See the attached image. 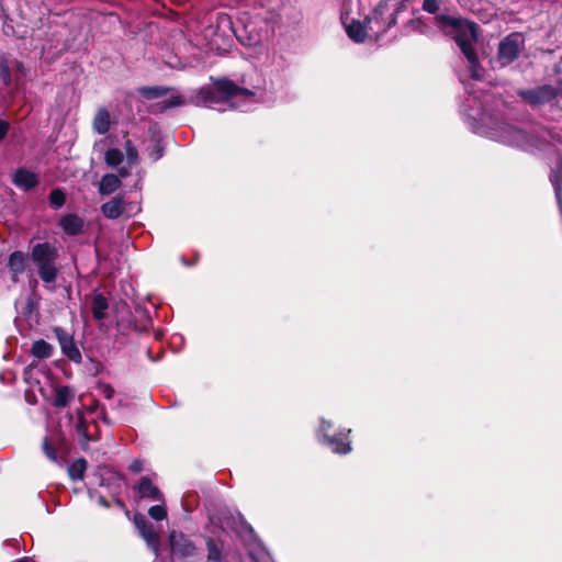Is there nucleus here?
I'll return each mask as SVG.
<instances>
[{
	"label": "nucleus",
	"instance_id": "1",
	"mask_svg": "<svg viewBox=\"0 0 562 562\" xmlns=\"http://www.w3.org/2000/svg\"><path fill=\"white\" fill-rule=\"evenodd\" d=\"M460 80L468 93L462 104V112L473 133L524 150L540 149L542 142L561 143V138L549 130H543L540 137H536L516 125L488 115L481 95L476 94V90L471 85L465 83L463 78H460Z\"/></svg>",
	"mask_w": 562,
	"mask_h": 562
},
{
	"label": "nucleus",
	"instance_id": "2",
	"mask_svg": "<svg viewBox=\"0 0 562 562\" xmlns=\"http://www.w3.org/2000/svg\"><path fill=\"white\" fill-rule=\"evenodd\" d=\"M241 83L245 87H239L227 78L217 79L214 82L215 87L206 86L193 91L189 102L218 112L237 109L238 105L234 100L238 97L256 95L257 91L262 88L263 79L256 69H251L243 77Z\"/></svg>",
	"mask_w": 562,
	"mask_h": 562
},
{
	"label": "nucleus",
	"instance_id": "3",
	"mask_svg": "<svg viewBox=\"0 0 562 562\" xmlns=\"http://www.w3.org/2000/svg\"><path fill=\"white\" fill-rule=\"evenodd\" d=\"M438 26L443 31L453 34V38L467 58L468 72L471 79L479 81L483 79L484 69L481 67L475 52L477 42V25L462 19L440 14L435 18Z\"/></svg>",
	"mask_w": 562,
	"mask_h": 562
},
{
	"label": "nucleus",
	"instance_id": "4",
	"mask_svg": "<svg viewBox=\"0 0 562 562\" xmlns=\"http://www.w3.org/2000/svg\"><path fill=\"white\" fill-rule=\"evenodd\" d=\"M58 257L59 249L56 241H41L31 247L30 259L36 268L38 278L45 284H52L57 280Z\"/></svg>",
	"mask_w": 562,
	"mask_h": 562
},
{
	"label": "nucleus",
	"instance_id": "5",
	"mask_svg": "<svg viewBox=\"0 0 562 562\" xmlns=\"http://www.w3.org/2000/svg\"><path fill=\"white\" fill-rule=\"evenodd\" d=\"M333 423L321 418L319 427L316 431L317 440L331 452L337 454H348L351 452V442L349 440L350 429H340L337 432H331Z\"/></svg>",
	"mask_w": 562,
	"mask_h": 562
},
{
	"label": "nucleus",
	"instance_id": "6",
	"mask_svg": "<svg viewBox=\"0 0 562 562\" xmlns=\"http://www.w3.org/2000/svg\"><path fill=\"white\" fill-rule=\"evenodd\" d=\"M560 90L551 85L537 86L529 89L517 90V95L532 109L551 104L559 95Z\"/></svg>",
	"mask_w": 562,
	"mask_h": 562
},
{
	"label": "nucleus",
	"instance_id": "7",
	"mask_svg": "<svg viewBox=\"0 0 562 562\" xmlns=\"http://www.w3.org/2000/svg\"><path fill=\"white\" fill-rule=\"evenodd\" d=\"M525 47V38L521 33L514 32L505 36L498 45V61L507 66L515 61Z\"/></svg>",
	"mask_w": 562,
	"mask_h": 562
},
{
	"label": "nucleus",
	"instance_id": "8",
	"mask_svg": "<svg viewBox=\"0 0 562 562\" xmlns=\"http://www.w3.org/2000/svg\"><path fill=\"white\" fill-rule=\"evenodd\" d=\"M387 11V4L384 2H380L371 13V15L367 16V24L369 31L372 34L381 35L390 30L396 23V14L395 12L390 13L385 16Z\"/></svg>",
	"mask_w": 562,
	"mask_h": 562
},
{
	"label": "nucleus",
	"instance_id": "9",
	"mask_svg": "<svg viewBox=\"0 0 562 562\" xmlns=\"http://www.w3.org/2000/svg\"><path fill=\"white\" fill-rule=\"evenodd\" d=\"M171 554L175 558L184 560L193 558L196 554V547L194 543L182 532L171 531L169 536Z\"/></svg>",
	"mask_w": 562,
	"mask_h": 562
},
{
	"label": "nucleus",
	"instance_id": "10",
	"mask_svg": "<svg viewBox=\"0 0 562 562\" xmlns=\"http://www.w3.org/2000/svg\"><path fill=\"white\" fill-rule=\"evenodd\" d=\"M206 559L205 562H225L229 552V546L222 536H206Z\"/></svg>",
	"mask_w": 562,
	"mask_h": 562
},
{
	"label": "nucleus",
	"instance_id": "11",
	"mask_svg": "<svg viewBox=\"0 0 562 562\" xmlns=\"http://www.w3.org/2000/svg\"><path fill=\"white\" fill-rule=\"evenodd\" d=\"M53 331L58 340L63 355L70 361L80 363L82 359L81 352L75 344L72 334L61 327H55Z\"/></svg>",
	"mask_w": 562,
	"mask_h": 562
},
{
	"label": "nucleus",
	"instance_id": "12",
	"mask_svg": "<svg viewBox=\"0 0 562 562\" xmlns=\"http://www.w3.org/2000/svg\"><path fill=\"white\" fill-rule=\"evenodd\" d=\"M134 522L139 531V535L146 541L148 548H150L155 554L158 555L159 538L157 532L154 530L153 524L149 522L146 517L140 514L135 515Z\"/></svg>",
	"mask_w": 562,
	"mask_h": 562
},
{
	"label": "nucleus",
	"instance_id": "13",
	"mask_svg": "<svg viewBox=\"0 0 562 562\" xmlns=\"http://www.w3.org/2000/svg\"><path fill=\"white\" fill-rule=\"evenodd\" d=\"M342 24L345 26L347 35L356 43H362L368 36L369 27L367 24V19L364 22H360L357 20L347 21V18L341 16Z\"/></svg>",
	"mask_w": 562,
	"mask_h": 562
},
{
	"label": "nucleus",
	"instance_id": "14",
	"mask_svg": "<svg viewBox=\"0 0 562 562\" xmlns=\"http://www.w3.org/2000/svg\"><path fill=\"white\" fill-rule=\"evenodd\" d=\"M58 226L68 236H77L85 231V220L77 214H66L59 218Z\"/></svg>",
	"mask_w": 562,
	"mask_h": 562
},
{
	"label": "nucleus",
	"instance_id": "15",
	"mask_svg": "<svg viewBox=\"0 0 562 562\" xmlns=\"http://www.w3.org/2000/svg\"><path fill=\"white\" fill-rule=\"evenodd\" d=\"M12 181L15 187L25 191L33 189L38 183L36 175L24 168H19L15 170Z\"/></svg>",
	"mask_w": 562,
	"mask_h": 562
},
{
	"label": "nucleus",
	"instance_id": "16",
	"mask_svg": "<svg viewBox=\"0 0 562 562\" xmlns=\"http://www.w3.org/2000/svg\"><path fill=\"white\" fill-rule=\"evenodd\" d=\"M25 267V255L22 251L15 250L10 254L8 259V269L13 282H18L19 277L24 272Z\"/></svg>",
	"mask_w": 562,
	"mask_h": 562
},
{
	"label": "nucleus",
	"instance_id": "17",
	"mask_svg": "<svg viewBox=\"0 0 562 562\" xmlns=\"http://www.w3.org/2000/svg\"><path fill=\"white\" fill-rule=\"evenodd\" d=\"M137 493L143 498L151 501H162V494L157 486H155L149 477H142L137 485Z\"/></svg>",
	"mask_w": 562,
	"mask_h": 562
},
{
	"label": "nucleus",
	"instance_id": "18",
	"mask_svg": "<svg viewBox=\"0 0 562 562\" xmlns=\"http://www.w3.org/2000/svg\"><path fill=\"white\" fill-rule=\"evenodd\" d=\"M124 200L122 196H115L109 202L102 204L101 211L106 218L116 220L123 212Z\"/></svg>",
	"mask_w": 562,
	"mask_h": 562
},
{
	"label": "nucleus",
	"instance_id": "19",
	"mask_svg": "<svg viewBox=\"0 0 562 562\" xmlns=\"http://www.w3.org/2000/svg\"><path fill=\"white\" fill-rule=\"evenodd\" d=\"M111 125V116L106 109H99L92 122L93 130L98 134H105L109 132Z\"/></svg>",
	"mask_w": 562,
	"mask_h": 562
},
{
	"label": "nucleus",
	"instance_id": "20",
	"mask_svg": "<svg viewBox=\"0 0 562 562\" xmlns=\"http://www.w3.org/2000/svg\"><path fill=\"white\" fill-rule=\"evenodd\" d=\"M121 186V179L114 173L104 175L99 182V192L109 195L115 192Z\"/></svg>",
	"mask_w": 562,
	"mask_h": 562
},
{
	"label": "nucleus",
	"instance_id": "21",
	"mask_svg": "<svg viewBox=\"0 0 562 562\" xmlns=\"http://www.w3.org/2000/svg\"><path fill=\"white\" fill-rule=\"evenodd\" d=\"M109 308L106 297L102 293H94L91 304V312L97 321H103Z\"/></svg>",
	"mask_w": 562,
	"mask_h": 562
},
{
	"label": "nucleus",
	"instance_id": "22",
	"mask_svg": "<svg viewBox=\"0 0 562 562\" xmlns=\"http://www.w3.org/2000/svg\"><path fill=\"white\" fill-rule=\"evenodd\" d=\"M75 397V392L71 387L67 385H63L56 389V394L54 398V406L56 407H66L69 405L71 400Z\"/></svg>",
	"mask_w": 562,
	"mask_h": 562
},
{
	"label": "nucleus",
	"instance_id": "23",
	"mask_svg": "<svg viewBox=\"0 0 562 562\" xmlns=\"http://www.w3.org/2000/svg\"><path fill=\"white\" fill-rule=\"evenodd\" d=\"M53 346L44 339H38L33 342L31 353L38 359H47L53 355Z\"/></svg>",
	"mask_w": 562,
	"mask_h": 562
},
{
	"label": "nucleus",
	"instance_id": "24",
	"mask_svg": "<svg viewBox=\"0 0 562 562\" xmlns=\"http://www.w3.org/2000/svg\"><path fill=\"white\" fill-rule=\"evenodd\" d=\"M171 88L162 87V86H155V87H142L138 89L139 94L147 99V100H154L161 98L166 95L169 91H171Z\"/></svg>",
	"mask_w": 562,
	"mask_h": 562
},
{
	"label": "nucleus",
	"instance_id": "25",
	"mask_svg": "<svg viewBox=\"0 0 562 562\" xmlns=\"http://www.w3.org/2000/svg\"><path fill=\"white\" fill-rule=\"evenodd\" d=\"M87 469V461L85 459H77L68 465V474L72 481H79L83 479V474Z\"/></svg>",
	"mask_w": 562,
	"mask_h": 562
},
{
	"label": "nucleus",
	"instance_id": "26",
	"mask_svg": "<svg viewBox=\"0 0 562 562\" xmlns=\"http://www.w3.org/2000/svg\"><path fill=\"white\" fill-rule=\"evenodd\" d=\"M249 562H274L266 548L257 546L248 551Z\"/></svg>",
	"mask_w": 562,
	"mask_h": 562
},
{
	"label": "nucleus",
	"instance_id": "27",
	"mask_svg": "<svg viewBox=\"0 0 562 562\" xmlns=\"http://www.w3.org/2000/svg\"><path fill=\"white\" fill-rule=\"evenodd\" d=\"M0 80L5 87L10 86L12 82L10 63L4 55H0Z\"/></svg>",
	"mask_w": 562,
	"mask_h": 562
},
{
	"label": "nucleus",
	"instance_id": "28",
	"mask_svg": "<svg viewBox=\"0 0 562 562\" xmlns=\"http://www.w3.org/2000/svg\"><path fill=\"white\" fill-rule=\"evenodd\" d=\"M104 160L108 166L116 167L123 161V153L117 148H110L105 151Z\"/></svg>",
	"mask_w": 562,
	"mask_h": 562
},
{
	"label": "nucleus",
	"instance_id": "29",
	"mask_svg": "<svg viewBox=\"0 0 562 562\" xmlns=\"http://www.w3.org/2000/svg\"><path fill=\"white\" fill-rule=\"evenodd\" d=\"M125 154H126V162L131 167L136 164L138 158V153L134 144L131 139H126L124 144Z\"/></svg>",
	"mask_w": 562,
	"mask_h": 562
},
{
	"label": "nucleus",
	"instance_id": "30",
	"mask_svg": "<svg viewBox=\"0 0 562 562\" xmlns=\"http://www.w3.org/2000/svg\"><path fill=\"white\" fill-rule=\"evenodd\" d=\"M184 103L186 102H184L183 98L180 94H173L170 98H168V99H166V100H164L161 102L160 109H161V111H165V110H168V109L181 106Z\"/></svg>",
	"mask_w": 562,
	"mask_h": 562
},
{
	"label": "nucleus",
	"instance_id": "31",
	"mask_svg": "<svg viewBox=\"0 0 562 562\" xmlns=\"http://www.w3.org/2000/svg\"><path fill=\"white\" fill-rule=\"evenodd\" d=\"M66 196L60 189H54L49 193V203L54 209H59L64 205Z\"/></svg>",
	"mask_w": 562,
	"mask_h": 562
},
{
	"label": "nucleus",
	"instance_id": "32",
	"mask_svg": "<svg viewBox=\"0 0 562 562\" xmlns=\"http://www.w3.org/2000/svg\"><path fill=\"white\" fill-rule=\"evenodd\" d=\"M408 26L420 34H429L431 29L419 18L409 21Z\"/></svg>",
	"mask_w": 562,
	"mask_h": 562
},
{
	"label": "nucleus",
	"instance_id": "33",
	"mask_svg": "<svg viewBox=\"0 0 562 562\" xmlns=\"http://www.w3.org/2000/svg\"><path fill=\"white\" fill-rule=\"evenodd\" d=\"M148 156L153 161H157L164 156V146L159 139H155L153 146L148 149Z\"/></svg>",
	"mask_w": 562,
	"mask_h": 562
},
{
	"label": "nucleus",
	"instance_id": "34",
	"mask_svg": "<svg viewBox=\"0 0 562 562\" xmlns=\"http://www.w3.org/2000/svg\"><path fill=\"white\" fill-rule=\"evenodd\" d=\"M148 515L156 521H160L166 518L167 512L162 505H155L148 509Z\"/></svg>",
	"mask_w": 562,
	"mask_h": 562
},
{
	"label": "nucleus",
	"instance_id": "35",
	"mask_svg": "<svg viewBox=\"0 0 562 562\" xmlns=\"http://www.w3.org/2000/svg\"><path fill=\"white\" fill-rule=\"evenodd\" d=\"M76 429L78 435L81 437L83 442H88L90 440V437L88 436V426L87 423L83 420V418H79L78 423L76 425Z\"/></svg>",
	"mask_w": 562,
	"mask_h": 562
},
{
	"label": "nucleus",
	"instance_id": "36",
	"mask_svg": "<svg viewBox=\"0 0 562 562\" xmlns=\"http://www.w3.org/2000/svg\"><path fill=\"white\" fill-rule=\"evenodd\" d=\"M439 7H440V0H424L423 1V10L430 14L437 13V11L439 10Z\"/></svg>",
	"mask_w": 562,
	"mask_h": 562
},
{
	"label": "nucleus",
	"instance_id": "37",
	"mask_svg": "<svg viewBox=\"0 0 562 562\" xmlns=\"http://www.w3.org/2000/svg\"><path fill=\"white\" fill-rule=\"evenodd\" d=\"M43 451L44 453L46 454V457L52 460V461H56L57 460V453H56V450L54 449V447L48 442V439L45 438L44 441H43Z\"/></svg>",
	"mask_w": 562,
	"mask_h": 562
},
{
	"label": "nucleus",
	"instance_id": "38",
	"mask_svg": "<svg viewBox=\"0 0 562 562\" xmlns=\"http://www.w3.org/2000/svg\"><path fill=\"white\" fill-rule=\"evenodd\" d=\"M10 131V123L0 119V142H2Z\"/></svg>",
	"mask_w": 562,
	"mask_h": 562
},
{
	"label": "nucleus",
	"instance_id": "39",
	"mask_svg": "<svg viewBox=\"0 0 562 562\" xmlns=\"http://www.w3.org/2000/svg\"><path fill=\"white\" fill-rule=\"evenodd\" d=\"M101 392L102 395L108 400L112 398L114 395V389L108 384L101 386Z\"/></svg>",
	"mask_w": 562,
	"mask_h": 562
},
{
	"label": "nucleus",
	"instance_id": "40",
	"mask_svg": "<svg viewBox=\"0 0 562 562\" xmlns=\"http://www.w3.org/2000/svg\"><path fill=\"white\" fill-rule=\"evenodd\" d=\"M142 469H143V464H142V462H140L139 460H135V461H133V462L131 463V465H130V470H131L132 472H135V473L140 472V471H142Z\"/></svg>",
	"mask_w": 562,
	"mask_h": 562
},
{
	"label": "nucleus",
	"instance_id": "41",
	"mask_svg": "<svg viewBox=\"0 0 562 562\" xmlns=\"http://www.w3.org/2000/svg\"><path fill=\"white\" fill-rule=\"evenodd\" d=\"M121 178H125L128 176V170L126 167H122L119 169V175H117Z\"/></svg>",
	"mask_w": 562,
	"mask_h": 562
},
{
	"label": "nucleus",
	"instance_id": "42",
	"mask_svg": "<svg viewBox=\"0 0 562 562\" xmlns=\"http://www.w3.org/2000/svg\"><path fill=\"white\" fill-rule=\"evenodd\" d=\"M99 504L104 506V507H109V503H108V501L103 496H100Z\"/></svg>",
	"mask_w": 562,
	"mask_h": 562
},
{
	"label": "nucleus",
	"instance_id": "43",
	"mask_svg": "<svg viewBox=\"0 0 562 562\" xmlns=\"http://www.w3.org/2000/svg\"><path fill=\"white\" fill-rule=\"evenodd\" d=\"M15 562H34V561L31 560L30 558H23V559L16 560Z\"/></svg>",
	"mask_w": 562,
	"mask_h": 562
},
{
	"label": "nucleus",
	"instance_id": "44",
	"mask_svg": "<svg viewBox=\"0 0 562 562\" xmlns=\"http://www.w3.org/2000/svg\"><path fill=\"white\" fill-rule=\"evenodd\" d=\"M16 67L20 71H23L24 67H23V64L20 63V61H16Z\"/></svg>",
	"mask_w": 562,
	"mask_h": 562
},
{
	"label": "nucleus",
	"instance_id": "45",
	"mask_svg": "<svg viewBox=\"0 0 562 562\" xmlns=\"http://www.w3.org/2000/svg\"><path fill=\"white\" fill-rule=\"evenodd\" d=\"M154 562H158V560L156 559V560H154Z\"/></svg>",
	"mask_w": 562,
	"mask_h": 562
}]
</instances>
